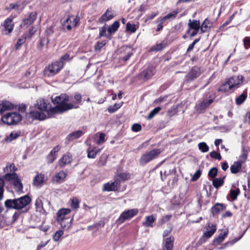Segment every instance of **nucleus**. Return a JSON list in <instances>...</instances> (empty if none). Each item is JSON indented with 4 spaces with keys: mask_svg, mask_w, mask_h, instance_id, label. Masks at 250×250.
<instances>
[{
    "mask_svg": "<svg viewBox=\"0 0 250 250\" xmlns=\"http://www.w3.org/2000/svg\"><path fill=\"white\" fill-rule=\"evenodd\" d=\"M54 104H57L54 107L50 109V111L55 113H62L73 108H78V106H75L72 104H67L69 101V96L65 94H62L52 99Z\"/></svg>",
    "mask_w": 250,
    "mask_h": 250,
    "instance_id": "obj_1",
    "label": "nucleus"
},
{
    "mask_svg": "<svg viewBox=\"0 0 250 250\" xmlns=\"http://www.w3.org/2000/svg\"><path fill=\"white\" fill-rule=\"evenodd\" d=\"M49 104H47L44 100L39 99L37 101V104L35 105V108L40 110L38 111H30L29 112L30 116L33 119L43 120L46 119V115L43 112L46 111L48 113V111H50L51 108L48 107Z\"/></svg>",
    "mask_w": 250,
    "mask_h": 250,
    "instance_id": "obj_2",
    "label": "nucleus"
},
{
    "mask_svg": "<svg viewBox=\"0 0 250 250\" xmlns=\"http://www.w3.org/2000/svg\"><path fill=\"white\" fill-rule=\"evenodd\" d=\"M31 199L27 195L14 199H7L4 202V205L8 208L20 209L27 206Z\"/></svg>",
    "mask_w": 250,
    "mask_h": 250,
    "instance_id": "obj_3",
    "label": "nucleus"
},
{
    "mask_svg": "<svg viewBox=\"0 0 250 250\" xmlns=\"http://www.w3.org/2000/svg\"><path fill=\"white\" fill-rule=\"evenodd\" d=\"M62 67L63 63L62 62H54L44 68L43 74L46 77H52L57 74Z\"/></svg>",
    "mask_w": 250,
    "mask_h": 250,
    "instance_id": "obj_4",
    "label": "nucleus"
},
{
    "mask_svg": "<svg viewBox=\"0 0 250 250\" xmlns=\"http://www.w3.org/2000/svg\"><path fill=\"white\" fill-rule=\"evenodd\" d=\"M21 119V116L17 112L8 113L1 118L2 122L8 125H16Z\"/></svg>",
    "mask_w": 250,
    "mask_h": 250,
    "instance_id": "obj_5",
    "label": "nucleus"
},
{
    "mask_svg": "<svg viewBox=\"0 0 250 250\" xmlns=\"http://www.w3.org/2000/svg\"><path fill=\"white\" fill-rule=\"evenodd\" d=\"M159 149H153L143 154L139 160L141 165H145L151 160L156 158L161 153Z\"/></svg>",
    "mask_w": 250,
    "mask_h": 250,
    "instance_id": "obj_6",
    "label": "nucleus"
},
{
    "mask_svg": "<svg viewBox=\"0 0 250 250\" xmlns=\"http://www.w3.org/2000/svg\"><path fill=\"white\" fill-rule=\"evenodd\" d=\"M138 212V209L137 208L125 210L121 214L118 219L116 220V223L118 225H120L125 221L129 220L136 215Z\"/></svg>",
    "mask_w": 250,
    "mask_h": 250,
    "instance_id": "obj_7",
    "label": "nucleus"
},
{
    "mask_svg": "<svg viewBox=\"0 0 250 250\" xmlns=\"http://www.w3.org/2000/svg\"><path fill=\"white\" fill-rule=\"evenodd\" d=\"M201 74L200 68L197 66L193 67L186 75L184 83H188L197 79Z\"/></svg>",
    "mask_w": 250,
    "mask_h": 250,
    "instance_id": "obj_8",
    "label": "nucleus"
},
{
    "mask_svg": "<svg viewBox=\"0 0 250 250\" xmlns=\"http://www.w3.org/2000/svg\"><path fill=\"white\" fill-rule=\"evenodd\" d=\"M120 53L122 55L120 57L123 61H127L133 55V49L129 46L125 45L122 46L119 50Z\"/></svg>",
    "mask_w": 250,
    "mask_h": 250,
    "instance_id": "obj_9",
    "label": "nucleus"
},
{
    "mask_svg": "<svg viewBox=\"0 0 250 250\" xmlns=\"http://www.w3.org/2000/svg\"><path fill=\"white\" fill-rule=\"evenodd\" d=\"M67 176V171L61 170L52 178V182L53 184H61L65 181Z\"/></svg>",
    "mask_w": 250,
    "mask_h": 250,
    "instance_id": "obj_10",
    "label": "nucleus"
},
{
    "mask_svg": "<svg viewBox=\"0 0 250 250\" xmlns=\"http://www.w3.org/2000/svg\"><path fill=\"white\" fill-rule=\"evenodd\" d=\"M155 72V68L152 66H149L141 72L140 76L141 79L146 81L150 79Z\"/></svg>",
    "mask_w": 250,
    "mask_h": 250,
    "instance_id": "obj_11",
    "label": "nucleus"
},
{
    "mask_svg": "<svg viewBox=\"0 0 250 250\" xmlns=\"http://www.w3.org/2000/svg\"><path fill=\"white\" fill-rule=\"evenodd\" d=\"M120 187L119 181L115 178L114 182L108 183L104 185V190L105 191H116L118 190Z\"/></svg>",
    "mask_w": 250,
    "mask_h": 250,
    "instance_id": "obj_12",
    "label": "nucleus"
},
{
    "mask_svg": "<svg viewBox=\"0 0 250 250\" xmlns=\"http://www.w3.org/2000/svg\"><path fill=\"white\" fill-rule=\"evenodd\" d=\"M44 203L49 204L47 200L45 199H42V198H38L35 202V206L37 209L40 212L43 213L46 212L45 207L44 206Z\"/></svg>",
    "mask_w": 250,
    "mask_h": 250,
    "instance_id": "obj_13",
    "label": "nucleus"
},
{
    "mask_svg": "<svg viewBox=\"0 0 250 250\" xmlns=\"http://www.w3.org/2000/svg\"><path fill=\"white\" fill-rule=\"evenodd\" d=\"M83 135V132L82 130H77L69 133L65 139V143H69L76 139L80 138Z\"/></svg>",
    "mask_w": 250,
    "mask_h": 250,
    "instance_id": "obj_14",
    "label": "nucleus"
},
{
    "mask_svg": "<svg viewBox=\"0 0 250 250\" xmlns=\"http://www.w3.org/2000/svg\"><path fill=\"white\" fill-rule=\"evenodd\" d=\"M114 17V15L111 9H107L106 12L99 19V21L100 23H104L111 20Z\"/></svg>",
    "mask_w": 250,
    "mask_h": 250,
    "instance_id": "obj_15",
    "label": "nucleus"
},
{
    "mask_svg": "<svg viewBox=\"0 0 250 250\" xmlns=\"http://www.w3.org/2000/svg\"><path fill=\"white\" fill-rule=\"evenodd\" d=\"M156 215L152 214L150 216H146L145 217V221L143 222L142 225L146 227H153V223L156 221Z\"/></svg>",
    "mask_w": 250,
    "mask_h": 250,
    "instance_id": "obj_16",
    "label": "nucleus"
},
{
    "mask_svg": "<svg viewBox=\"0 0 250 250\" xmlns=\"http://www.w3.org/2000/svg\"><path fill=\"white\" fill-rule=\"evenodd\" d=\"M72 161V156L68 153L64 154L60 160L59 164L61 168H63L65 165L69 164Z\"/></svg>",
    "mask_w": 250,
    "mask_h": 250,
    "instance_id": "obj_17",
    "label": "nucleus"
},
{
    "mask_svg": "<svg viewBox=\"0 0 250 250\" xmlns=\"http://www.w3.org/2000/svg\"><path fill=\"white\" fill-rule=\"evenodd\" d=\"M37 13L35 12H31L29 16L23 19L22 23L24 25L28 26L32 24L37 19Z\"/></svg>",
    "mask_w": 250,
    "mask_h": 250,
    "instance_id": "obj_18",
    "label": "nucleus"
},
{
    "mask_svg": "<svg viewBox=\"0 0 250 250\" xmlns=\"http://www.w3.org/2000/svg\"><path fill=\"white\" fill-rule=\"evenodd\" d=\"M13 108V105L8 101H0V114H3L5 111Z\"/></svg>",
    "mask_w": 250,
    "mask_h": 250,
    "instance_id": "obj_19",
    "label": "nucleus"
},
{
    "mask_svg": "<svg viewBox=\"0 0 250 250\" xmlns=\"http://www.w3.org/2000/svg\"><path fill=\"white\" fill-rule=\"evenodd\" d=\"M243 79V77L242 76H234L229 78L228 81L233 88L240 83H241Z\"/></svg>",
    "mask_w": 250,
    "mask_h": 250,
    "instance_id": "obj_20",
    "label": "nucleus"
},
{
    "mask_svg": "<svg viewBox=\"0 0 250 250\" xmlns=\"http://www.w3.org/2000/svg\"><path fill=\"white\" fill-rule=\"evenodd\" d=\"M4 26L6 31H8V34H10L13 30L14 22L13 18H8L4 21Z\"/></svg>",
    "mask_w": 250,
    "mask_h": 250,
    "instance_id": "obj_21",
    "label": "nucleus"
},
{
    "mask_svg": "<svg viewBox=\"0 0 250 250\" xmlns=\"http://www.w3.org/2000/svg\"><path fill=\"white\" fill-rule=\"evenodd\" d=\"M46 180L44 174L39 173L34 177L33 184L37 186H41Z\"/></svg>",
    "mask_w": 250,
    "mask_h": 250,
    "instance_id": "obj_22",
    "label": "nucleus"
},
{
    "mask_svg": "<svg viewBox=\"0 0 250 250\" xmlns=\"http://www.w3.org/2000/svg\"><path fill=\"white\" fill-rule=\"evenodd\" d=\"M226 208V206L223 204L216 203L211 209V213L214 215L217 214L220 211Z\"/></svg>",
    "mask_w": 250,
    "mask_h": 250,
    "instance_id": "obj_23",
    "label": "nucleus"
},
{
    "mask_svg": "<svg viewBox=\"0 0 250 250\" xmlns=\"http://www.w3.org/2000/svg\"><path fill=\"white\" fill-rule=\"evenodd\" d=\"M174 237L170 236L165 240L164 247L162 250H172L173 247Z\"/></svg>",
    "mask_w": 250,
    "mask_h": 250,
    "instance_id": "obj_24",
    "label": "nucleus"
},
{
    "mask_svg": "<svg viewBox=\"0 0 250 250\" xmlns=\"http://www.w3.org/2000/svg\"><path fill=\"white\" fill-rule=\"evenodd\" d=\"M70 209L69 208H62L60 209L57 213V220H60L61 219L68 218L66 217V215L68 214L70 212Z\"/></svg>",
    "mask_w": 250,
    "mask_h": 250,
    "instance_id": "obj_25",
    "label": "nucleus"
},
{
    "mask_svg": "<svg viewBox=\"0 0 250 250\" xmlns=\"http://www.w3.org/2000/svg\"><path fill=\"white\" fill-rule=\"evenodd\" d=\"M115 178L119 181L120 184L121 182L129 180L130 178V174L128 172H123L117 174Z\"/></svg>",
    "mask_w": 250,
    "mask_h": 250,
    "instance_id": "obj_26",
    "label": "nucleus"
},
{
    "mask_svg": "<svg viewBox=\"0 0 250 250\" xmlns=\"http://www.w3.org/2000/svg\"><path fill=\"white\" fill-rule=\"evenodd\" d=\"M188 26L189 29H192L194 30H199L201 29L200 22L199 20H189Z\"/></svg>",
    "mask_w": 250,
    "mask_h": 250,
    "instance_id": "obj_27",
    "label": "nucleus"
},
{
    "mask_svg": "<svg viewBox=\"0 0 250 250\" xmlns=\"http://www.w3.org/2000/svg\"><path fill=\"white\" fill-rule=\"evenodd\" d=\"M13 186L15 190L18 192H22L23 185L21 181L18 178H17L16 180L13 182Z\"/></svg>",
    "mask_w": 250,
    "mask_h": 250,
    "instance_id": "obj_28",
    "label": "nucleus"
},
{
    "mask_svg": "<svg viewBox=\"0 0 250 250\" xmlns=\"http://www.w3.org/2000/svg\"><path fill=\"white\" fill-rule=\"evenodd\" d=\"M242 164L241 162H235L230 167V171L232 173H237L241 169Z\"/></svg>",
    "mask_w": 250,
    "mask_h": 250,
    "instance_id": "obj_29",
    "label": "nucleus"
},
{
    "mask_svg": "<svg viewBox=\"0 0 250 250\" xmlns=\"http://www.w3.org/2000/svg\"><path fill=\"white\" fill-rule=\"evenodd\" d=\"M216 229V225L212 224L211 226H210L209 224H208V228H207V230L206 232L204 233V235L208 238L211 237L213 233L215 232Z\"/></svg>",
    "mask_w": 250,
    "mask_h": 250,
    "instance_id": "obj_30",
    "label": "nucleus"
},
{
    "mask_svg": "<svg viewBox=\"0 0 250 250\" xmlns=\"http://www.w3.org/2000/svg\"><path fill=\"white\" fill-rule=\"evenodd\" d=\"M57 221L60 223L62 228H66L67 229L71 226L72 219H70L69 218H66Z\"/></svg>",
    "mask_w": 250,
    "mask_h": 250,
    "instance_id": "obj_31",
    "label": "nucleus"
},
{
    "mask_svg": "<svg viewBox=\"0 0 250 250\" xmlns=\"http://www.w3.org/2000/svg\"><path fill=\"white\" fill-rule=\"evenodd\" d=\"M120 25L119 22L118 21H114L113 24L110 26L108 29L107 31L110 34L115 33L117 31Z\"/></svg>",
    "mask_w": 250,
    "mask_h": 250,
    "instance_id": "obj_32",
    "label": "nucleus"
},
{
    "mask_svg": "<svg viewBox=\"0 0 250 250\" xmlns=\"http://www.w3.org/2000/svg\"><path fill=\"white\" fill-rule=\"evenodd\" d=\"M201 26V31L202 33H205L207 31L210 27L209 21L207 19H205L203 22L202 23Z\"/></svg>",
    "mask_w": 250,
    "mask_h": 250,
    "instance_id": "obj_33",
    "label": "nucleus"
},
{
    "mask_svg": "<svg viewBox=\"0 0 250 250\" xmlns=\"http://www.w3.org/2000/svg\"><path fill=\"white\" fill-rule=\"evenodd\" d=\"M225 176H223L222 178H215L212 181L213 186L216 188H218L222 186L224 184V179L225 178Z\"/></svg>",
    "mask_w": 250,
    "mask_h": 250,
    "instance_id": "obj_34",
    "label": "nucleus"
},
{
    "mask_svg": "<svg viewBox=\"0 0 250 250\" xmlns=\"http://www.w3.org/2000/svg\"><path fill=\"white\" fill-rule=\"evenodd\" d=\"M20 134V132L13 131L5 138V141L6 142H11L19 137Z\"/></svg>",
    "mask_w": 250,
    "mask_h": 250,
    "instance_id": "obj_35",
    "label": "nucleus"
},
{
    "mask_svg": "<svg viewBox=\"0 0 250 250\" xmlns=\"http://www.w3.org/2000/svg\"><path fill=\"white\" fill-rule=\"evenodd\" d=\"M232 88V87L231 85H230V84L228 81L227 82L224 83L219 88L218 91H222V92H228L229 90H230Z\"/></svg>",
    "mask_w": 250,
    "mask_h": 250,
    "instance_id": "obj_36",
    "label": "nucleus"
},
{
    "mask_svg": "<svg viewBox=\"0 0 250 250\" xmlns=\"http://www.w3.org/2000/svg\"><path fill=\"white\" fill-rule=\"evenodd\" d=\"M26 39L27 35L26 34H24L20 39H18L15 45V48L16 50H18L20 48L21 45L25 42Z\"/></svg>",
    "mask_w": 250,
    "mask_h": 250,
    "instance_id": "obj_37",
    "label": "nucleus"
},
{
    "mask_svg": "<svg viewBox=\"0 0 250 250\" xmlns=\"http://www.w3.org/2000/svg\"><path fill=\"white\" fill-rule=\"evenodd\" d=\"M177 13H178L177 11H173V12H172L170 13H168L166 16L163 17L161 19L160 21L164 22V21L167 19L173 20L175 18Z\"/></svg>",
    "mask_w": 250,
    "mask_h": 250,
    "instance_id": "obj_38",
    "label": "nucleus"
},
{
    "mask_svg": "<svg viewBox=\"0 0 250 250\" xmlns=\"http://www.w3.org/2000/svg\"><path fill=\"white\" fill-rule=\"evenodd\" d=\"M247 96V95L244 93H242L241 95H240L235 99V102L236 104L240 105L242 104L245 101Z\"/></svg>",
    "mask_w": 250,
    "mask_h": 250,
    "instance_id": "obj_39",
    "label": "nucleus"
},
{
    "mask_svg": "<svg viewBox=\"0 0 250 250\" xmlns=\"http://www.w3.org/2000/svg\"><path fill=\"white\" fill-rule=\"evenodd\" d=\"M161 109L160 107H157L150 112L147 117L148 120L151 119L156 114H157Z\"/></svg>",
    "mask_w": 250,
    "mask_h": 250,
    "instance_id": "obj_40",
    "label": "nucleus"
},
{
    "mask_svg": "<svg viewBox=\"0 0 250 250\" xmlns=\"http://www.w3.org/2000/svg\"><path fill=\"white\" fill-rule=\"evenodd\" d=\"M70 19L67 18L63 22L62 24V28L65 30L67 29V30H70L72 28L71 25L70 24V23H71V21H70Z\"/></svg>",
    "mask_w": 250,
    "mask_h": 250,
    "instance_id": "obj_41",
    "label": "nucleus"
},
{
    "mask_svg": "<svg viewBox=\"0 0 250 250\" xmlns=\"http://www.w3.org/2000/svg\"><path fill=\"white\" fill-rule=\"evenodd\" d=\"M100 151L99 149H96L95 148H92L90 150L88 151L87 154V157L89 158H95L97 154Z\"/></svg>",
    "mask_w": 250,
    "mask_h": 250,
    "instance_id": "obj_42",
    "label": "nucleus"
},
{
    "mask_svg": "<svg viewBox=\"0 0 250 250\" xmlns=\"http://www.w3.org/2000/svg\"><path fill=\"white\" fill-rule=\"evenodd\" d=\"M199 149L203 152H206L208 151L209 147L205 142L200 143L198 144Z\"/></svg>",
    "mask_w": 250,
    "mask_h": 250,
    "instance_id": "obj_43",
    "label": "nucleus"
},
{
    "mask_svg": "<svg viewBox=\"0 0 250 250\" xmlns=\"http://www.w3.org/2000/svg\"><path fill=\"white\" fill-rule=\"evenodd\" d=\"M121 104H115L113 106H110L108 108V111L109 113H114L117 111L121 106Z\"/></svg>",
    "mask_w": 250,
    "mask_h": 250,
    "instance_id": "obj_44",
    "label": "nucleus"
},
{
    "mask_svg": "<svg viewBox=\"0 0 250 250\" xmlns=\"http://www.w3.org/2000/svg\"><path fill=\"white\" fill-rule=\"evenodd\" d=\"M4 178L6 180H12L13 181H14L17 178H18V177L16 173H12L6 174L4 176Z\"/></svg>",
    "mask_w": 250,
    "mask_h": 250,
    "instance_id": "obj_45",
    "label": "nucleus"
},
{
    "mask_svg": "<svg viewBox=\"0 0 250 250\" xmlns=\"http://www.w3.org/2000/svg\"><path fill=\"white\" fill-rule=\"evenodd\" d=\"M126 30L131 33H134L136 31V25L135 24H131L130 22H128L126 24Z\"/></svg>",
    "mask_w": 250,
    "mask_h": 250,
    "instance_id": "obj_46",
    "label": "nucleus"
},
{
    "mask_svg": "<svg viewBox=\"0 0 250 250\" xmlns=\"http://www.w3.org/2000/svg\"><path fill=\"white\" fill-rule=\"evenodd\" d=\"M63 231L62 230L57 231L53 235V238L55 242L59 241L60 238L63 235Z\"/></svg>",
    "mask_w": 250,
    "mask_h": 250,
    "instance_id": "obj_47",
    "label": "nucleus"
},
{
    "mask_svg": "<svg viewBox=\"0 0 250 250\" xmlns=\"http://www.w3.org/2000/svg\"><path fill=\"white\" fill-rule=\"evenodd\" d=\"M217 168L216 167L211 168L208 171V175L211 178H214L217 174Z\"/></svg>",
    "mask_w": 250,
    "mask_h": 250,
    "instance_id": "obj_48",
    "label": "nucleus"
},
{
    "mask_svg": "<svg viewBox=\"0 0 250 250\" xmlns=\"http://www.w3.org/2000/svg\"><path fill=\"white\" fill-rule=\"evenodd\" d=\"M213 102V100L212 99H206L203 101V102L200 105L201 109L205 108L210 104Z\"/></svg>",
    "mask_w": 250,
    "mask_h": 250,
    "instance_id": "obj_49",
    "label": "nucleus"
},
{
    "mask_svg": "<svg viewBox=\"0 0 250 250\" xmlns=\"http://www.w3.org/2000/svg\"><path fill=\"white\" fill-rule=\"evenodd\" d=\"M50 40V39H47V40H46L45 38L42 39L40 41V44L38 46V49L39 50H42L45 43H46V45L48 44Z\"/></svg>",
    "mask_w": 250,
    "mask_h": 250,
    "instance_id": "obj_50",
    "label": "nucleus"
},
{
    "mask_svg": "<svg viewBox=\"0 0 250 250\" xmlns=\"http://www.w3.org/2000/svg\"><path fill=\"white\" fill-rule=\"evenodd\" d=\"M71 206L74 209H77L79 207V201L77 198L72 199Z\"/></svg>",
    "mask_w": 250,
    "mask_h": 250,
    "instance_id": "obj_51",
    "label": "nucleus"
},
{
    "mask_svg": "<svg viewBox=\"0 0 250 250\" xmlns=\"http://www.w3.org/2000/svg\"><path fill=\"white\" fill-rule=\"evenodd\" d=\"M239 194V190L238 189L236 190H231L230 192V197L233 200H234L237 198Z\"/></svg>",
    "mask_w": 250,
    "mask_h": 250,
    "instance_id": "obj_52",
    "label": "nucleus"
},
{
    "mask_svg": "<svg viewBox=\"0 0 250 250\" xmlns=\"http://www.w3.org/2000/svg\"><path fill=\"white\" fill-rule=\"evenodd\" d=\"M227 234L228 232H224L223 233H221L216 238V242L218 243H221L227 236Z\"/></svg>",
    "mask_w": 250,
    "mask_h": 250,
    "instance_id": "obj_53",
    "label": "nucleus"
},
{
    "mask_svg": "<svg viewBox=\"0 0 250 250\" xmlns=\"http://www.w3.org/2000/svg\"><path fill=\"white\" fill-rule=\"evenodd\" d=\"M209 155H210V156L213 159H217L219 160L221 159V155L220 154V153L217 152L216 151H213L210 152Z\"/></svg>",
    "mask_w": 250,
    "mask_h": 250,
    "instance_id": "obj_54",
    "label": "nucleus"
},
{
    "mask_svg": "<svg viewBox=\"0 0 250 250\" xmlns=\"http://www.w3.org/2000/svg\"><path fill=\"white\" fill-rule=\"evenodd\" d=\"M106 44L105 41H102L101 42H98L95 46L96 51H100L101 48L104 46Z\"/></svg>",
    "mask_w": 250,
    "mask_h": 250,
    "instance_id": "obj_55",
    "label": "nucleus"
},
{
    "mask_svg": "<svg viewBox=\"0 0 250 250\" xmlns=\"http://www.w3.org/2000/svg\"><path fill=\"white\" fill-rule=\"evenodd\" d=\"M171 215H167L165 216H164L162 219L159 222V224L160 225H162L164 223H166V222H168L171 218Z\"/></svg>",
    "mask_w": 250,
    "mask_h": 250,
    "instance_id": "obj_56",
    "label": "nucleus"
},
{
    "mask_svg": "<svg viewBox=\"0 0 250 250\" xmlns=\"http://www.w3.org/2000/svg\"><path fill=\"white\" fill-rule=\"evenodd\" d=\"M54 26H52L49 28H48L45 31V34L47 37V39H49L50 37L54 33Z\"/></svg>",
    "mask_w": 250,
    "mask_h": 250,
    "instance_id": "obj_57",
    "label": "nucleus"
},
{
    "mask_svg": "<svg viewBox=\"0 0 250 250\" xmlns=\"http://www.w3.org/2000/svg\"><path fill=\"white\" fill-rule=\"evenodd\" d=\"M4 186V181L3 180L0 179V200H1L3 197Z\"/></svg>",
    "mask_w": 250,
    "mask_h": 250,
    "instance_id": "obj_58",
    "label": "nucleus"
},
{
    "mask_svg": "<svg viewBox=\"0 0 250 250\" xmlns=\"http://www.w3.org/2000/svg\"><path fill=\"white\" fill-rule=\"evenodd\" d=\"M201 174V171L200 170H198L196 171V172L194 174L193 176L191 178V181H196L200 177Z\"/></svg>",
    "mask_w": 250,
    "mask_h": 250,
    "instance_id": "obj_59",
    "label": "nucleus"
},
{
    "mask_svg": "<svg viewBox=\"0 0 250 250\" xmlns=\"http://www.w3.org/2000/svg\"><path fill=\"white\" fill-rule=\"evenodd\" d=\"M20 5L17 3H11L10 4L7 9L9 10H11L13 9H15L17 11L19 10Z\"/></svg>",
    "mask_w": 250,
    "mask_h": 250,
    "instance_id": "obj_60",
    "label": "nucleus"
},
{
    "mask_svg": "<svg viewBox=\"0 0 250 250\" xmlns=\"http://www.w3.org/2000/svg\"><path fill=\"white\" fill-rule=\"evenodd\" d=\"M142 127L140 124H134L132 125L131 129L133 131L138 132L141 130Z\"/></svg>",
    "mask_w": 250,
    "mask_h": 250,
    "instance_id": "obj_61",
    "label": "nucleus"
},
{
    "mask_svg": "<svg viewBox=\"0 0 250 250\" xmlns=\"http://www.w3.org/2000/svg\"><path fill=\"white\" fill-rule=\"evenodd\" d=\"M106 27L105 26H103L101 28L100 31L99 36L100 37H107V36L106 34Z\"/></svg>",
    "mask_w": 250,
    "mask_h": 250,
    "instance_id": "obj_62",
    "label": "nucleus"
},
{
    "mask_svg": "<svg viewBox=\"0 0 250 250\" xmlns=\"http://www.w3.org/2000/svg\"><path fill=\"white\" fill-rule=\"evenodd\" d=\"M37 31V28L36 27L33 26L32 28L29 30V34L27 35V38H31L32 36L35 34V33Z\"/></svg>",
    "mask_w": 250,
    "mask_h": 250,
    "instance_id": "obj_63",
    "label": "nucleus"
},
{
    "mask_svg": "<svg viewBox=\"0 0 250 250\" xmlns=\"http://www.w3.org/2000/svg\"><path fill=\"white\" fill-rule=\"evenodd\" d=\"M244 43L246 49L250 47V38L245 37L244 39Z\"/></svg>",
    "mask_w": 250,
    "mask_h": 250,
    "instance_id": "obj_64",
    "label": "nucleus"
}]
</instances>
